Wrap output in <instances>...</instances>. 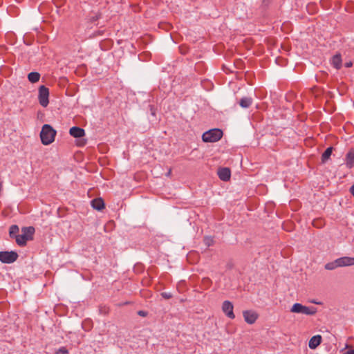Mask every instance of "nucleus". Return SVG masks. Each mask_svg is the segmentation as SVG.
I'll list each match as a JSON object with an SVG mask.
<instances>
[{"label": "nucleus", "instance_id": "3", "mask_svg": "<svg viewBox=\"0 0 354 354\" xmlns=\"http://www.w3.org/2000/svg\"><path fill=\"white\" fill-rule=\"evenodd\" d=\"M290 312L294 313H301L307 315H312L316 313V310L314 307H308L303 306L301 304L296 303L292 306Z\"/></svg>", "mask_w": 354, "mask_h": 354}, {"label": "nucleus", "instance_id": "1", "mask_svg": "<svg viewBox=\"0 0 354 354\" xmlns=\"http://www.w3.org/2000/svg\"><path fill=\"white\" fill-rule=\"evenodd\" d=\"M56 136V131L49 124H44L40 132L41 143L44 145L51 144Z\"/></svg>", "mask_w": 354, "mask_h": 354}, {"label": "nucleus", "instance_id": "21", "mask_svg": "<svg viewBox=\"0 0 354 354\" xmlns=\"http://www.w3.org/2000/svg\"><path fill=\"white\" fill-rule=\"evenodd\" d=\"M337 259L333 262L328 263L325 265V268L328 270H334L338 267H339V264L337 263Z\"/></svg>", "mask_w": 354, "mask_h": 354}, {"label": "nucleus", "instance_id": "24", "mask_svg": "<svg viewBox=\"0 0 354 354\" xmlns=\"http://www.w3.org/2000/svg\"><path fill=\"white\" fill-rule=\"evenodd\" d=\"M68 353L67 348L66 347L59 348L56 352L55 354H67Z\"/></svg>", "mask_w": 354, "mask_h": 354}, {"label": "nucleus", "instance_id": "7", "mask_svg": "<svg viewBox=\"0 0 354 354\" xmlns=\"http://www.w3.org/2000/svg\"><path fill=\"white\" fill-rule=\"evenodd\" d=\"M245 321L249 324H254L258 318V314L252 310H245L243 312Z\"/></svg>", "mask_w": 354, "mask_h": 354}, {"label": "nucleus", "instance_id": "31", "mask_svg": "<svg viewBox=\"0 0 354 354\" xmlns=\"http://www.w3.org/2000/svg\"><path fill=\"white\" fill-rule=\"evenodd\" d=\"M351 193L354 196V185L350 189Z\"/></svg>", "mask_w": 354, "mask_h": 354}, {"label": "nucleus", "instance_id": "10", "mask_svg": "<svg viewBox=\"0 0 354 354\" xmlns=\"http://www.w3.org/2000/svg\"><path fill=\"white\" fill-rule=\"evenodd\" d=\"M70 135L74 138H82L85 136V131L83 129L77 127H73L69 130Z\"/></svg>", "mask_w": 354, "mask_h": 354}, {"label": "nucleus", "instance_id": "18", "mask_svg": "<svg viewBox=\"0 0 354 354\" xmlns=\"http://www.w3.org/2000/svg\"><path fill=\"white\" fill-rule=\"evenodd\" d=\"M333 148L332 147H328L322 155V162H326L330 157Z\"/></svg>", "mask_w": 354, "mask_h": 354}, {"label": "nucleus", "instance_id": "32", "mask_svg": "<svg viewBox=\"0 0 354 354\" xmlns=\"http://www.w3.org/2000/svg\"><path fill=\"white\" fill-rule=\"evenodd\" d=\"M170 174H171V170L169 171L168 175H169Z\"/></svg>", "mask_w": 354, "mask_h": 354}, {"label": "nucleus", "instance_id": "2", "mask_svg": "<svg viewBox=\"0 0 354 354\" xmlns=\"http://www.w3.org/2000/svg\"><path fill=\"white\" fill-rule=\"evenodd\" d=\"M223 136V131L218 129H214L203 134V140L205 142H214L219 140Z\"/></svg>", "mask_w": 354, "mask_h": 354}, {"label": "nucleus", "instance_id": "13", "mask_svg": "<svg viewBox=\"0 0 354 354\" xmlns=\"http://www.w3.org/2000/svg\"><path fill=\"white\" fill-rule=\"evenodd\" d=\"M92 207L97 210H102L104 208V201L99 198H95L91 201Z\"/></svg>", "mask_w": 354, "mask_h": 354}, {"label": "nucleus", "instance_id": "15", "mask_svg": "<svg viewBox=\"0 0 354 354\" xmlns=\"http://www.w3.org/2000/svg\"><path fill=\"white\" fill-rule=\"evenodd\" d=\"M15 239V241H16L17 244L19 246L26 245L27 241L28 240L27 239V237L26 236V235H24L23 234L21 235L18 234Z\"/></svg>", "mask_w": 354, "mask_h": 354}, {"label": "nucleus", "instance_id": "4", "mask_svg": "<svg viewBox=\"0 0 354 354\" xmlns=\"http://www.w3.org/2000/svg\"><path fill=\"white\" fill-rule=\"evenodd\" d=\"M18 257V254L14 251L0 252V261L3 263H12L17 261Z\"/></svg>", "mask_w": 354, "mask_h": 354}, {"label": "nucleus", "instance_id": "22", "mask_svg": "<svg viewBox=\"0 0 354 354\" xmlns=\"http://www.w3.org/2000/svg\"><path fill=\"white\" fill-rule=\"evenodd\" d=\"M211 285H212V281L209 278L204 277L202 279V286H203V288L205 289H207L208 288L210 287Z\"/></svg>", "mask_w": 354, "mask_h": 354}, {"label": "nucleus", "instance_id": "28", "mask_svg": "<svg viewBox=\"0 0 354 354\" xmlns=\"http://www.w3.org/2000/svg\"><path fill=\"white\" fill-rule=\"evenodd\" d=\"M343 354H354V349L348 350L344 353Z\"/></svg>", "mask_w": 354, "mask_h": 354}, {"label": "nucleus", "instance_id": "16", "mask_svg": "<svg viewBox=\"0 0 354 354\" xmlns=\"http://www.w3.org/2000/svg\"><path fill=\"white\" fill-rule=\"evenodd\" d=\"M354 164V149H351L346 156V165L352 167Z\"/></svg>", "mask_w": 354, "mask_h": 354}, {"label": "nucleus", "instance_id": "14", "mask_svg": "<svg viewBox=\"0 0 354 354\" xmlns=\"http://www.w3.org/2000/svg\"><path fill=\"white\" fill-rule=\"evenodd\" d=\"M23 234L26 235L28 240L32 239V236L35 233V228L32 226L24 227L21 229Z\"/></svg>", "mask_w": 354, "mask_h": 354}, {"label": "nucleus", "instance_id": "20", "mask_svg": "<svg viewBox=\"0 0 354 354\" xmlns=\"http://www.w3.org/2000/svg\"><path fill=\"white\" fill-rule=\"evenodd\" d=\"M19 228L17 225H12L9 229V235L11 238H15L18 234Z\"/></svg>", "mask_w": 354, "mask_h": 354}, {"label": "nucleus", "instance_id": "29", "mask_svg": "<svg viewBox=\"0 0 354 354\" xmlns=\"http://www.w3.org/2000/svg\"><path fill=\"white\" fill-rule=\"evenodd\" d=\"M85 144H86L85 140H80V142L78 143V146H84Z\"/></svg>", "mask_w": 354, "mask_h": 354}, {"label": "nucleus", "instance_id": "8", "mask_svg": "<svg viewBox=\"0 0 354 354\" xmlns=\"http://www.w3.org/2000/svg\"><path fill=\"white\" fill-rule=\"evenodd\" d=\"M218 176L221 180L228 181L231 176L230 169L227 167L220 168L218 170Z\"/></svg>", "mask_w": 354, "mask_h": 354}, {"label": "nucleus", "instance_id": "25", "mask_svg": "<svg viewBox=\"0 0 354 354\" xmlns=\"http://www.w3.org/2000/svg\"><path fill=\"white\" fill-rule=\"evenodd\" d=\"M161 296L166 299H169L172 297V295L170 292H162Z\"/></svg>", "mask_w": 354, "mask_h": 354}, {"label": "nucleus", "instance_id": "5", "mask_svg": "<svg viewBox=\"0 0 354 354\" xmlns=\"http://www.w3.org/2000/svg\"><path fill=\"white\" fill-rule=\"evenodd\" d=\"M49 96V90L47 87L42 85L39 88V104L44 106L46 107L49 103L48 101Z\"/></svg>", "mask_w": 354, "mask_h": 354}, {"label": "nucleus", "instance_id": "23", "mask_svg": "<svg viewBox=\"0 0 354 354\" xmlns=\"http://www.w3.org/2000/svg\"><path fill=\"white\" fill-rule=\"evenodd\" d=\"M313 225L315 227L320 228L324 225V221L321 218L315 219L313 221Z\"/></svg>", "mask_w": 354, "mask_h": 354}, {"label": "nucleus", "instance_id": "9", "mask_svg": "<svg viewBox=\"0 0 354 354\" xmlns=\"http://www.w3.org/2000/svg\"><path fill=\"white\" fill-rule=\"evenodd\" d=\"M339 267L349 266L354 265V257H343L337 259V262Z\"/></svg>", "mask_w": 354, "mask_h": 354}, {"label": "nucleus", "instance_id": "12", "mask_svg": "<svg viewBox=\"0 0 354 354\" xmlns=\"http://www.w3.org/2000/svg\"><path fill=\"white\" fill-rule=\"evenodd\" d=\"M322 342V337L320 335H315L311 337L309 341L308 346L310 348L315 349Z\"/></svg>", "mask_w": 354, "mask_h": 354}, {"label": "nucleus", "instance_id": "26", "mask_svg": "<svg viewBox=\"0 0 354 354\" xmlns=\"http://www.w3.org/2000/svg\"><path fill=\"white\" fill-rule=\"evenodd\" d=\"M138 314L142 317H146L147 315V313L143 310H139Z\"/></svg>", "mask_w": 354, "mask_h": 354}, {"label": "nucleus", "instance_id": "19", "mask_svg": "<svg viewBox=\"0 0 354 354\" xmlns=\"http://www.w3.org/2000/svg\"><path fill=\"white\" fill-rule=\"evenodd\" d=\"M252 102V100L250 97H243L240 100L239 104L243 108H248Z\"/></svg>", "mask_w": 354, "mask_h": 354}, {"label": "nucleus", "instance_id": "6", "mask_svg": "<svg viewBox=\"0 0 354 354\" xmlns=\"http://www.w3.org/2000/svg\"><path fill=\"white\" fill-rule=\"evenodd\" d=\"M234 306L230 301H225L222 304V310L229 318L233 319L235 315L233 312Z\"/></svg>", "mask_w": 354, "mask_h": 354}, {"label": "nucleus", "instance_id": "11", "mask_svg": "<svg viewBox=\"0 0 354 354\" xmlns=\"http://www.w3.org/2000/svg\"><path fill=\"white\" fill-rule=\"evenodd\" d=\"M331 64L333 66L334 68L336 69H339L342 67V57L340 54H336L335 55L331 60H330Z\"/></svg>", "mask_w": 354, "mask_h": 354}, {"label": "nucleus", "instance_id": "30", "mask_svg": "<svg viewBox=\"0 0 354 354\" xmlns=\"http://www.w3.org/2000/svg\"><path fill=\"white\" fill-rule=\"evenodd\" d=\"M210 239L209 238H206L205 239V243L207 245H210Z\"/></svg>", "mask_w": 354, "mask_h": 354}, {"label": "nucleus", "instance_id": "17", "mask_svg": "<svg viewBox=\"0 0 354 354\" xmlns=\"http://www.w3.org/2000/svg\"><path fill=\"white\" fill-rule=\"evenodd\" d=\"M28 79L31 83H36L40 79V74L37 72H31L28 75Z\"/></svg>", "mask_w": 354, "mask_h": 354}, {"label": "nucleus", "instance_id": "27", "mask_svg": "<svg viewBox=\"0 0 354 354\" xmlns=\"http://www.w3.org/2000/svg\"><path fill=\"white\" fill-rule=\"evenodd\" d=\"M344 65L346 68H349L353 66V63L351 62H346Z\"/></svg>", "mask_w": 354, "mask_h": 354}]
</instances>
